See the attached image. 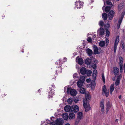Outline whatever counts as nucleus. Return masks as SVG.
Returning <instances> with one entry per match:
<instances>
[{
  "instance_id": "obj_45",
  "label": "nucleus",
  "mask_w": 125,
  "mask_h": 125,
  "mask_svg": "<svg viewBox=\"0 0 125 125\" xmlns=\"http://www.w3.org/2000/svg\"><path fill=\"white\" fill-rule=\"evenodd\" d=\"M102 80L104 83H105V79L104 75L103 74H102Z\"/></svg>"
},
{
  "instance_id": "obj_46",
  "label": "nucleus",
  "mask_w": 125,
  "mask_h": 125,
  "mask_svg": "<svg viewBox=\"0 0 125 125\" xmlns=\"http://www.w3.org/2000/svg\"><path fill=\"white\" fill-rule=\"evenodd\" d=\"M107 90L106 89V86L105 85H104L103 89V93H104V92Z\"/></svg>"
},
{
  "instance_id": "obj_10",
  "label": "nucleus",
  "mask_w": 125,
  "mask_h": 125,
  "mask_svg": "<svg viewBox=\"0 0 125 125\" xmlns=\"http://www.w3.org/2000/svg\"><path fill=\"white\" fill-rule=\"evenodd\" d=\"M105 31L104 29L102 28H100L98 31V33L100 35H103L104 34Z\"/></svg>"
},
{
  "instance_id": "obj_41",
  "label": "nucleus",
  "mask_w": 125,
  "mask_h": 125,
  "mask_svg": "<svg viewBox=\"0 0 125 125\" xmlns=\"http://www.w3.org/2000/svg\"><path fill=\"white\" fill-rule=\"evenodd\" d=\"M120 66V73H122L123 71V65H119Z\"/></svg>"
},
{
  "instance_id": "obj_53",
  "label": "nucleus",
  "mask_w": 125,
  "mask_h": 125,
  "mask_svg": "<svg viewBox=\"0 0 125 125\" xmlns=\"http://www.w3.org/2000/svg\"><path fill=\"white\" fill-rule=\"evenodd\" d=\"M66 58H63V62H64L65 61H66Z\"/></svg>"
},
{
  "instance_id": "obj_57",
  "label": "nucleus",
  "mask_w": 125,
  "mask_h": 125,
  "mask_svg": "<svg viewBox=\"0 0 125 125\" xmlns=\"http://www.w3.org/2000/svg\"><path fill=\"white\" fill-rule=\"evenodd\" d=\"M75 101V102L76 103H77V102L78 101V100H77L76 101H75V100L74 101Z\"/></svg>"
},
{
  "instance_id": "obj_2",
  "label": "nucleus",
  "mask_w": 125,
  "mask_h": 125,
  "mask_svg": "<svg viewBox=\"0 0 125 125\" xmlns=\"http://www.w3.org/2000/svg\"><path fill=\"white\" fill-rule=\"evenodd\" d=\"M64 91L65 93H67L68 94H70L73 96H75L77 94V92L75 90L72 89L68 86H67L64 88Z\"/></svg>"
},
{
  "instance_id": "obj_38",
  "label": "nucleus",
  "mask_w": 125,
  "mask_h": 125,
  "mask_svg": "<svg viewBox=\"0 0 125 125\" xmlns=\"http://www.w3.org/2000/svg\"><path fill=\"white\" fill-rule=\"evenodd\" d=\"M81 119H79L77 118L76 119L75 121V125H77L79 123Z\"/></svg>"
},
{
  "instance_id": "obj_20",
  "label": "nucleus",
  "mask_w": 125,
  "mask_h": 125,
  "mask_svg": "<svg viewBox=\"0 0 125 125\" xmlns=\"http://www.w3.org/2000/svg\"><path fill=\"white\" fill-rule=\"evenodd\" d=\"M86 70L84 67H83L80 70V72L83 75L85 74Z\"/></svg>"
},
{
  "instance_id": "obj_27",
  "label": "nucleus",
  "mask_w": 125,
  "mask_h": 125,
  "mask_svg": "<svg viewBox=\"0 0 125 125\" xmlns=\"http://www.w3.org/2000/svg\"><path fill=\"white\" fill-rule=\"evenodd\" d=\"M86 52L89 54V55H90L92 54L93 52L92 50L89 49H87L86 50Z\"/></svg>"
},
{
  "instance_id": "obj_50",
  "label": "nucleus",
  "mask_w": 125,
  "mask_h": 125,
  "mask_svg": "<svg viewBox=\"0 0 125 125\" xmlns=\"http://www.w3.org/2000/svg\"><path fill=\"white\" fill-rule=\"evenodd\" d=\"M86 81L87 83H89L91 81V79L90 78L87 79Z\"/></svg>"
},
{
  "instance_id": "obj_7",
  "label": "nucleus",
  "mask_w": 125,
  "mask_h": 125,
  "mask_svg": "<svg viewBox=\"0 0 125 125\" xmlns=\"http://www.w3.org/2000/svg\"><path fill=\"white\" fill-rule=\"evenodd\" d=\"M83 3L79 0L76 1L75 3V7L77 9H80L82 7Z\"/></svg>"
},
{
  "instance_id": "obj_19",
  "label": "nucleus",
  "mask_w": 125,
  "mask_h": 125,
  "mask_svg": "<svg viewBox=\"0 0 125 125\" xmlns=\"http://www.w3.org/2000/svg\"><path fill=\"white\" fill-rule=\"evenodd\" d=\"M106 106L107 107L106 112L107 113L111 107L110 103L108 101L107 103Z\"/></svg>"
},
{
  "instance_id": "obj_18",
  "label": "nucleus",
  "mask_w": 125,
  "mask_h": 125,
  "mask_svg": "<svg viewBox=\"0 0 125 125\" xmlns=\"http://www.w3.org/2000/svg\"><path fill=\"white\" fill-rule=\"evenodd\" d=\"M62 116L63 118L65 120H67L68 117V115L66 113H64L62 115Z\"/></svg>"
},
{
  "instance_id": "obj_59",
  "label": "nucleus",
  "mask_w": 125,
  "mask_h": 125,
  "mask_svg": "<svg viewBox=\"0 0 125 125\" xmlns=\"http://www.w3.org/2000/svg\"><path fill=\"white\" fill-rule=\"evenodd\" d=\"M64 125H70L69 124L67 123L65 124Z\"/></svg>"
},
{
  "instance_id": "obj_15",
  "label": "nucleus",
  "mask_w": 125,
  "mask_h": 125,
  "mask_svg": "<svg viewBox=\"0 0 125 125\" xmlns=\"http://www.w3.org/2000/svg\"><path fill=\"white\" fill-rule=\"evenodd\" d=\"M83 115L82 112H79L78 113L77 118L81 119L83 118Z\"/></svg>"
},
{
  "instance_id": "obj_4",
  "label": "nucleus",
  "mask_w": 125,
  "mask_h": 125,
  "mask_svg": "<svg viewBox=\"0 0 125 125\" xmlns=\"http://www.w3.org/2000/svg\"><path fill=\"white\" fill-rule=\"evenodd\" d=\"M64 121L60 119H57L54 123H52V125H62Z\"/></svg>"
},
{
  "instance_id": "obj_64",
  "label": "nucleus",
  "mask_w": 125,
  "mask_h": 125,
  "mask_svg": "<svg viewBox=\"0 0 125 125\" xmlns=\"http://www.w3.org/2000/svg\"><path fill=\"white\" fill-rule=\"evenodd\" d=\"M60 60H59V61H60Z\"/></svg>"
},
{
  "instance_id": "obj_11",
  "label": "nucleus",
  "mask_w": 125,
  "mask_h": 125,
  "mask_svg": "<svg viewBox=\"0 0 125 125\" xmlns=\"http://www.w3.org/2000/svg\"><path fill=\"white\" fill-rule=\"evenodd\" d=\"M100 106L101 108V111L102 112V113L103 114L104 113V102L103 101H102L100 102Z\"/></svg>"
},
{
  "instance_id": "obj_61",
  "label": "nucleus",
  "mask_w": 125,
  "mask_h": 125,
  "mask_svg": "<svg viewBox=\"0 0 125 125\" xmlns=\"http://www.w3.org/2000/svg\"><path fill=\"white\" fill-rule=\"evenodd\" d=\"M56 78L55 77H54L53 78V79H54L55 80H56Z\"/></svg>"
},
{
  "instance_id": "obj_14",
  "label": "nucleus",
  "mask_w": 125,
  "mask_h": 125,
  "mask_svg": "<svg viewBox=\"0 0 125 125\" xmlns=\"http://www.w3.org/2000/svg\"><path fill=\"white\" fill-rule=\"evenodd\" d=\"M71 109V107L69 105H67L64 108V110L66 112H69L70 111Z\"/></svg>"
},
{
  "instance_id": "obj_9",
  "label": "nucleus",
  "mask_w": 125,
  "mask_h": 125,
  "mask_svg": "<svg viewBox=\"0 0 125 125\" xmlns=\"http://www.w3.org/2000/svg\"><path fill=\"white\" fill-rule=\"evenodd\" d=\"M84 82L81 80H79L77 82V85L78 87L81 88L84 84Z\"/></svg>"
},
{
  "instance_id": "obj_52",
  "label": "nucleus",
  "mask_w": 125,
  "mask_h": 125,
  "mask_svg": "<svg viewBox=\"0 0 125 125\" xmlns=\"http://www.w3.org/2000/svg\"><path fill=\"white\" fill-rule=\"evenodd\" d=\"M106 43H108L109 42V40L107 39H106Z\"/></svg>"
},
{
  "instance_id": "obj_13",
  "label": "nucleus",
  "mask_w": 125,
  "mask_h": 125,
  "mask_svg": "<svg viewBox=\"0 0 125 125\" xmlns=\"http://www.w3.org/2000/svg\"><path fill=\"white\" fill-rule=\"evenodd\" d=\"M76 61L80 64H82L83 63V61L82 58H79L78 57L76 58Z\"/></svg>"
},
{
  "instance_id": "obj_28",
  "label": "nucleus",
  "mask_w": 125,
  "mask_h": 125,
  "mask_svg": "<svg viewBox=\"0 0 125 125\" xmlns=\"http://www.w3.org/2000/svg\"><path fill=\"white\" fill-rule=\"evenodd\" d=\"M80 90V92L82 94H84L85 93V90L84 88H83L81 87Z\"/></svg>"
},
{
  "instance_id": "obj_36",
  "label": "nucleus",
  "mask_w": 125,
  "mask_h": 125,
  "mask_svg": "<svg viewBox=\"0 0 125 125\" xmlns=\"http://www.w3.org/2000/svg\"><path fill=\"white\" fill-rule=\"evenodd\" d=\"M104 93L106 97L108 96L109 94V90H107L104 92Z\"/></svg>"
},
{
  "instance_id": "obj_49",
  "label": "nucleus",
  "mask_w": 125,
  "mask_h": 125,
  "mask_svg": "<svg viewBox=\"0 0 125 125\" xmlns=\"http://www.w3.org/2000/svg\"><path fill=\"white\" fill-rule=\"evenodd\" d=\"M97 71L96 70H94L93 71V74L97 75Z\"/></svg>"
},
{
  "instance_id": "obj_3",
  "label": "nucleus",
  "mask_w": 125,
  "mask_h": 125,
  "mask_svg": "<svg viewBox=\"0 0 125 125\" xmlns=\"http://www.w3.org/2000/svg\"><path fill=\"white\" fill-rule=\"evenodd\" d=\"M83 106L84 107L85 112H87L90 110L91 107L89 104L85 100L83 101Z\"/></svg>"
},
{
  "instance_id": "obj_30",
  "label": "nucleus",
  "mask_w": 125,
  "mask_h": 125,
  "mask_svg": "<svg viewBox=\"0 0 125 125\" xmlns=\"http://www.w3.org/2000/svg\"><path fill=\"white\" fill-rule=\"evenodd\" d=\"M103 18L104 20L107 19V14L105 13H104L102 14V15Z\"/></svg>"
},
{
  "instance_id": "obj_22",
  "label": "nucleus",
  "mask_w": 125,
  "mask_h": 125,
  "mask_svg": "<svg viewBox=\"0 0 125 125\" xmlns=\"http://www.w3.org/2000/svg\"><path fill=\"white\" fill-rule=\"evenodd\" d=\"M68 117L70 119H74L75 118V114L73 113H70Z\"/></svg>"
},
{
  "instance_id": "obj_21",
  "label": "nucleus",
  "mask_w": 125,
  "mask_h": 125,
  "mask_svg": "<svg viewBox=\"0 0 125 125\" xmlns=\"http://www.w3.org/2000/svg\"><path fill=\"white\" fill-rule=\"evenodd\" d=\"M54 90H53L52 89L50 90V91L48 93V96L49 98L52 97L54 94Z\"/></svg>"
},
{
  "instance_id": "obj_17",
  "label": "nucleus",
  "mask_w": 125,
  "mask_h": 125,
  "mask_svg": "<svg viewBox=\"0 0 125 125\" xmlns=\"http://www.w3.org/2000/svg\"><path fill=\"white\" fill-rule=\"evenodd\" d=\"M93 49L94 50V53L95 54H99L98 52V49L97 47L96 46H93Z\"/></svg>"
},
{
  "instance_id": "obj_29",
  "label": "nucleus",
  "mask_w": 125,
  "mask_h": 125,
  "mask_svg": "<svg viewBox=\"0 0 125 125\" xmlns=\"http://www.w3.org/2000/svg\"><path fill=\"white\" fill-rule=\"evenodd\" d=\"M92 73V71L89 70H86V74L88 76H90L91 75Z\"/></svg>"
},
{
  "instance_id": "obj_34",
  "label": "nucleus",
  "mask_w": 125,
  "mask_h": 125,
  "mask_svg": "<svg viewBox=\"0 0 125 125\" xmlns=\"http://www.w3.org/2000/svg\"><path fill=\"white\" fill-rule=\"evenodd\" d=\"M111 7L108 6L106 7L105 9V11L106 12H108L110 10Z\"/></svg>"
},
{
  "instance_id": "obj_23",
  "label": "nucleus",
  "mask_w": 125,
  "mask_h": 125,
  "mask_svg": "<svg viewBox=\"0 0 125 125\" xmlns=\"http://www.w3.org/2000/svg\"><path fill=\"white\" fill-rule=\"evenodd\" d=\"M114 86L115 84H111L110 86V94H112V93L113 91L114 90Z\"/></svg>"
},
{
  "instance_id": "obj_32",
  "label": "nucleus",
  "mask_w": 125,
  "mask_h": 125,
  "mask_svg": "<svg viewBox=\"0 0 125 125\" xmlns=\"http://www.w3.org/2000/svg\"><path fill=\"white\" fill-rule=\"evenodd\" d=\"M123 58L121 57H120L119 65H123Z\"/></svg>"
},
{
  "instance_id": "obj_44",
  "label": "nucleus",
  "mask_w": 125,
  "mask_h": 125,
  "mask_svg": "<svg viewBox=\"0 0 125 125\" xmlns=\"http://www.w3.org/2000/svg\"><path fill=\"white\" fill-rule=\"evenodd\" d=\"M99 25H100L101 26H103L104 25V22L102 21H100L99 22Z\"/></svg>"
},
{
  "instance_id": "obj_55",
  "label": "nucleus",
  "mask_w": 125,
  "mask_h": 125,
  "mask_svg": "<svg viewBox=\"0 0 125 125\" xmlns=\"http://www.w3.org/2000/svg\"><path fill=\"white\" fill-rule=\"evenodd\" d=\"M124 69L125 70V62L124 65Z\"/></svg>"
},
{
  "instance_id": "obj_24",
  "label": "nucleus",
  "mask_w": 125,
  "mask_h": 125,
  "mask_svg": "<svg viewBox=\"0 0 125 125\" xmlns=\"http://www.w3.org/2000/svg\"><path fill=\"white\" fill-rule=\"evenodd\" d=\"M79 110V108L77 105H75L73 108V111L74 112L76 113L78 112Z\"/></svg>"
},
{
  "instance_id": "obj_56",
  "label": "nucleus",
  "mask_w": 125,
  "mask_h": 125,
  "mask_svg": "<svg viewBox=\"0 0 125 125\" xmlns=\"http://www.w3.org/2000/svg\"><path fill=\"white\" fill-rule=\"evenodd\" d=\"M121 98V95H120V96H119V99H120V98Z\"/></svg>"
},
{
  "instance_id": "obj_58",
  "label": "nucleus",
  "mask_w": 125,
  "mask_h": 125,
  "mask_svg": "<svg viewBox=\"0 0 125 125\" xmlns=\"http://www.w3.org/2000/svg\"><path fill=\"white\" fill-rule=\"evenodd\" d=\"M118 119H116L115 120V122H117L118 121Z\"/></svg>"
},
{
  "instance_id": "obj_54",
  "label": "nucleus",
  "mask_w": 125,
  "mask_h": 125,
  "mask_svg": "<svg viewBox=\"0 0 125 125\" xmlns=\"http://www.w3.org/2000/svg\"><path fill=\"white\" fill-rule=\"evenodd\" d=\"M96 37V35H94L93 36V39H94Z\"/></svg>"
},
{
  "instance_id": "obj_25",
  "label": "nucleus",
  "mask_w": 125,
  "mask_h": 125,
  "mask_svg": "<svg viewBox=\"0 0 125 125\" xmlns=\"http://www.w3.org/2000/svg\"><path fill=\"white\" fill-rule=\"evenodd\" d=\"M91 60L90 59H87L85 61V63L87 64H90L91 62Z\"/></svg>"
},
{
  "instance_id": "obj_39",
  "label": "nucleus",
  "mask_w": 125,
  "mask_h": 125,
  "mask_svg": "<svg viewBox=\"0 0 125 125\" xmlns=\"http://www.w3.org/2000/svg\"><path fill=\"white\" fill-rule=\"evenodd\" d=\"M73 99L72 98H69L67 102L69 104H71L73 101Z\"/></svg>"
},
{
  "instance_id": "obj_51",
  "label": "nucleus",
  "mask_w": 125,
  "mask_h": 125,
  "mask_svg": "<svg viewBox=\"0 0 125 125\" xmlns=\"http://www.w3.org/2000/svg\"><path fill=\"white\" fill-rule=\"evenodd\" d=\"M93 67L94 69H95L96 67V65L95 64H94V65L93 66Z\"/></svg>"
},
{
  "instance_id": "obj_63",
  "label": "nucleus",
  "mask_w": 125,
  "mask_h": 125,
  "mask_svg": "<svg viewBox=\"0 0 125 125\" xmlns=\"http://www.w3.org/2000/svg\"><path fill=\"white\" fill-rule=\"evenodd\" d=\"M104 1V3H105V1Z\"/></svg>"
},
{
  "instance_id": "obj_33",
  "label": "nucleus",
  "mask_w": 125,
  "mask_h": 125,
  "mask_svg": "<svg viewBox=\"0 0 125 125\" xmlns=\"http://www.w3.org/2000/svg\"><path fill=\"white\" fill-rule=\"evenodd\" d=\"M78 76L76 73H74L73 75V77L74 79L77 80L79 79Z\"/></svg>"
},
{
  "instance_id": "obj_31",
  "label": "nucleus",
  "mask_w": 125,
  "mask_h": 125,
  "mask_svg": "<svg viewBox=\"0 0 125 125\" xmlns=\"http://www.w3.org/2000/svg\"><path fill=\"white\" fill-rule=\"evenodd\" d=\"M110 25L109 23L104 25V27L106 30H108L110 27Z\"/></svg>"
},
{
  "instance_id": "obj_60",
  "label": "nucleus",
  "mask_w": 125,
  "mask_h": 125,
  "mask_svg": "<svg viewBox=\"0 0 125 125\" xmlns=\"http://www.w3.org/2000/svg\"><path fill=\"white\" fill-rule=\"evenodd\" d=\"M81 17L82 19H84V17L83 16H82V17Z\"/></svg>"
},
{
  "instance_id": "obj_35",
  "label": "nucleus",
  "mask_w": 125,
  "mask_h": 125,
  "mask_svg": "<svg viewBox=\"0 0 125 125\" xmlns=\"http://www.w3.org/2000/svg\"><path fill=\"white\" fill-rule=\"evenodd\" d=\"M106 3L107 5H110L111 7H112L113 6L112 3L109 1V0H107L106 1Z\"/></svg>"
},
{
  "instance_id": "obj_6",
  "label": "nucleus",
  "mask_w": 125,
  "mask_h": 125,
  "mask_svg": "<svg viewBox=\"0 0 125 125\" xmlns=\"http://www.w3.org/2000/svg\"><path fill=\"white\" fill-rule=\"evenodd\" d=\"M115 14V12L113 10H111L109 12L108 16L109 19L110 20H112L113 19V17L114 16Z\"/></svg>"
},
{
  "instance_id": "obj_37",
  "label": "nucleus",
  "mask_w": 125,
  "mask_h": 125,
  "mask_svg": "<svg viewBox=\"0 0 125 125\" xmlns=\"http://www.w3.org/2000/svg\"><path fill=\"white\" fill-rule=\"evenodd\" d=\"M85 78L84 76H81L80 79L79 80H81L82 81H83L84 82V81L85 80Z\"/></svg>"
},
{
  "instance_id": "obj_43",
  "label": "nucleus",
  "mask_w": 125,
  "mask_h": 125,
  "mask_svg": "<svg viewBox=\"0 0 125 125\" xmlns=\"http://www.w3.org/2000/svg\"><path fill=\"white\" fill-rule=\"evenodd\" d=\"M106 34L107 36H109L110 34L109 31L108 30H106Z\"/></svg>"
},
{
  "instance_id": "obj_8",
  "label": "nucleus",
  "mask_w": 125,
  "mask_h": 125,
  "mask_svg": "<svg viewBox=\"0 0 125 125\" xmlns=\"http://www.w3.org/2000/svg\"><path fill=\"white\" fill-rule=\"evenodd\" d=\"M113 72L115 76H116L118 74L119 69L116 67H114L113 68Z\"/></svg>"
},
{
  "instance_id": "obj_62",
  "label": "nucleus",
  "mask_w": 125,
  "mask_h": 125,
  "mask_svg": "<svg viewBox=\"0 0 125 125\" xmlns=\"http://www.w3.org/2000/svg\"><path fill=\"white\" fill-rule=\"evenodd\" d=\"M104 6H103V8H102V9L103 10V9H104Z\"/></svg>"
},
{
  "instance_id": "obj_16",
  "label": "nucleus",
  "mask_w": 125,
  "mask_h": 125,
  "mask_svg": "<svg viewBox=\"0 0 125 125\" xmlns=\"http://www.w3.org/2000/svg\"><path fill=\"white\" fill-rule=\"evenodd\" d=\"M85 99H83V101L84 100H85V101H87V102H88V101H89V100H90V99L91 98V96L90 95L88 94H85Z\"/></svg>"
},
{
  "instance_id": "obj_12",
  "label": "nucleus",
  "mask_w": 125,
  "mask_h": 125,
  "mask_svg": "<svg viewBox=\"0 0 125 125\" xmlns=\"http://www.w3.org/2000/svg\"><path fill=\"white\" fill-rule=\"evenodd\" d=\"M121 77V76L120 75L119 76L117 77L115 83L116 86L118 85L119 84Z\"/></svg>"
},
{
  "instance_id": "obj_26",
  "label": "nucleus",
  "mask_w": 125,
  "mask_h": 125,
  "mask_svg": "<svg viewBox=\"0 0 125 125\" xmlns=\"http://www.w3.org/2000/svg\"><path fill=\"white\" fill-rule=\"evenodd\" d=\"M105 42L103 41H101L99 43V46L101 47H104L105 44Z\"/></svg>"
},
{
  "instance_id": "obj_1",
  "label": "nucleus",
  "mask_w": 125,
  "mask_h": 125,
  "mask_svg": "<svg viewBox=\"0 0 125 125\" xmlns=\"http://www.w3.org/2000/svg\"><path fill=\"white\" fill-rule=\"evenodd\" d=\"M124 8V10L122 12L120 16L119 20L118 23L117 24V28L119 29L120 28V24L122 22L125 13V6L124 4L123 3H121L118 5V9L119 11L121 10L123 8Z\"/></svg>"
},
{
  "instance_id": "obj_42",
  "label": "nucleus",
  "mask_w": 125,
  "mask_h": 125,
  "mask_svg": "<svg viewBox=\"0 0 125 125\" xmlns=\"http://www.w3.org/2000/svg\"><path fill=\"white\" fill-rule=\"evenodd\" d=\"M87 40L88 42L90 43H92V39L91 38L88 37L87 38Z\"/></svg>"
},
{
  "instance_id": "obj_5",
  "label": "nucleus",
  "mask_w": 125,
  "mask_h": 125,
  "mask_svg": "<svg viewBox=\"0 0 125 125\" xmlns=\"http://www.w3.org/2000/svg\"><path fill=\"white\" fill-rule=\"evenodd\" d=\"M119 41V37L118 36L116 37L114 45V52L115 53L117 48L118 43Z\"/></svg>"
},
{
  "instance_id": "obj_40",
  "label": "nucleus",
  "mask_w": 125,
  "mask_h": 125,
  "mask_svg": "<svg viewBox=\"0 0 125 125\" xmlns=\"http://www.w3.org/2000/svg\"><path fill=\"white\" fill-rule=\"evenodd\" d=\"M91 88H92V86H94L95 85V82L94 80L92 81L91 82Z\"/></svg>"
},
{
  "instance_id": "obj_47",
  "label": "nucleus",
  "mask_w": 125,
  "mask_h": 125,
  "mask_svg": "<svg viewBox=\"0 0 125 125\" xmlns=\"http://www.w3.org/2000/svg\"><path fill=\"white\" fill-rule=\"evenodd\" d=\"M96 75L94 74H93L92 77L94 80H95L96 79Z\"/></svg>"
},
{
  "instance_id": "obj_48",
  "label": "nucleus",
  "mask_w": 125,
  "mask_h": 125,
  "mask_svg": "<svg viewBox=\"0 0 125 125\" xmlns=\"http://www.w3.org/2000/svg\"><path fill=\"white\" fill-rule=\"evenodd\" d=\"M121 47L124 50H125V45L123 43H122L121 44Z\"/></svg>"
}]
</instances>
